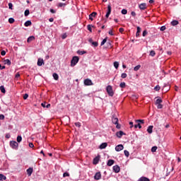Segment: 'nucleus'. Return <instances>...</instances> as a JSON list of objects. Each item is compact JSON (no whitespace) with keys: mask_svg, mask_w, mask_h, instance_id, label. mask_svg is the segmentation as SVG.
Here are the masks:
<instances>
[{"mask_svg":"<svg viewBox=\"0 0 181 181\" xmlns=\"http://www.w3.org/2000/svg\"><path fill=\"white\" fill-rule=\"evenodd\" d=\"M116 128L117 129H121V124H116Z\"/></svg>","mask_w":181,"mask_h":181,"instance_id":"13d9d810","label":"nucleus"},{"mask_svg":"<svg viewBox=\"0 0 181 181\" xmlns=\"http://www.w3.org/2000/svg\"><path fill=\"white\" fill-rule=\"evenodd\" d=\"M26 172L28 176H32V173H33V168H29L27 169Z\"/></svg>","mask_w":181,"mask_h":181,"instance_id":"4468645a","label":"nucleus"},{"mask_svg":"<svg viewBox=\"0 0 181 181\" xmlns=\"http://www.w3.org/2000/svg\"><path fill=\"white\" fill-rule=\"evenodd\" d=\"M62 39H66V37H67V35L66 34H64L62 36Z\"/></svg>","mask_w":181,"mask_h":181,"instance_id":"774afa93","label":"nucleus"},{"mask_svg":"<svg viewBox=\"0 0 181 181\" xmlns=\"http://www.w3.org/2000/svg\"><path fill=\"white\" fill-rule=\"evenodd\" d=\"M0 90L1 91V93H3V94H5V93H6V90H5V87H4V86H0Z\"/></svg>","mask_w":181,"mask_h":181,"instance_id":"bb28decb","label":"nucleus"},{"mask_svg":"<svg viewBox=\"0 0 181 181\" xmlns=\"http://www.w3.org/2000/svg\"><path fill=\"white\" fill-rule=\"evenodd\" d=\"M156 54V53L155 52L154 50H151L150 52V56H151V57H154V56Z\"/></svg>","mask_w":181,"mask_h":181,"instance_id":"2f4dec72","label":"nucleus"},{"mask_svg":"<svg viewBox=\"0 0 181 181\" xmlns=\"http://www.w3.org/2000/svg\"><path fill=\"white\" fill-rule=\"evenodd\" d=\"M0 119H5V116L4 115H0Z\"/></svg>","mask_w":181,"mask_h":181,"instance_id":"e2e57ef3","label":"nucleus"},{"mask_svg":"<svg viewBox=\"0 0 181 181\" xmlns=\"http://www.w3.org/2000/svg\"><path fill=\"white\" fill-rule=\"evenodd\" d=\"M136 122H140V124H144L145 120H144V119H137V120H136Z\"/></svg>","mask_w":181,"mask_h":181,"instance_id":"09e8293b","label":"nucleus"},{"mask_svg":"<svg viewBox=\"0 0 181 181\" xmlns=\"http://www.w3.org/2000/svg\"><path fill=\"white\" fill-rule=\"evenodd\" d=\"M29 97V95L28 93L24 94L23 95V100H28V98Z\"/></svg>","mask_w":181,"mask_h":181,"instance_id":"6e6d98bb","label":"nucleus"},{"mask_svg":"<svg viewBox=\"0 0 181 181\" xmlns=\"http://www.w3.org/2000/svg\"><path fill=\"white\" fill-rule=\"evenodd\" d=\"M98 162H100V156H96L93 159V165H97L98 163Z\"/></svg>","mask_w":181,"mask_h":181,"instance_id":"2eb2a0df","label":"nucleus"},{"mask_svg":"<svg viewBox=\"0 0 181 181\" xmlns=\"http://www.w3.org/2000/svg\"><path fill=\"white\" fill-rule=\"evenodd\" d=\"M113 170L115 173H119L121 168H119V165H115L113 166Z\"/></svg>","mask_w":181,"mask_h":181,"instance_id":"6e6552de","label":"nucleus"},{"mask_svg":"<svg viewBox=\"0 0 181 181\" xmlns=\"http://www.w3.org/2000/svg\"><path fill=\"white\" fill-rule=\"evenodd\" d=\"M107 146H108V144L107 143H103L102 144H100V149H105L107 148Z\"/></svg>","mask_w":181,"mask_h":181,"instance_id":"dca6fc26","label":"nucleus"},{"mask_svg":"<svg viewBox=\"0 0 181 181\" xmlns=\"http://www.w3.org/2000/svg\"><path fill=\"white\" fill-rule=\"evenodd\" d=\"M143 37H145V36H146V35H148V31L146 30L143 31Z\"/></svg>","mask_w":181,"mask_h":181,"instance_id":"3c124183","label":"nucleus"},{"mask_svg":"<svg viewBox=\"0 0 181 181\" xmlns=\"http://www.w3.org/2000/svg\"><path fill=\"white\" fill-rule=\"evenodd\" d=\"M160 30H161V32H163V30H166V26L165 25L161 26L160 28Z\"/></svg>","mask_w":181,"mask_h":181,"instance_id":"603ef678","label":"nucleus"},{"mask_svg":"<svg viewBox=\"0 0 181 181\" xmlns=\"http://www.w3.org/2000/svg\"><path fill=\"white\" fill-rule=\"evenodd\" d=\"M84 84L86 86H93V81H91V79H85L84 80Z\"/></svg>","mask_w":181,"mask_h":181,"instance_id":"39448f33","label":"nucleus"},{"mask_svg":"<svg viewBox=\"0 0 181 181\" xmlns=\"http://www.w3.org/2000/svg\"><path fill=\"white\" fill-rule=\"evenodd\" d=\"M139 8L141 10V11H145V9H146V4L145 3H142L139 6Z\"/></svg>","mask_w":181,"mask_h":181,"instance_id":"f8f14e48","label":"nucleus"},{"mask_svg":"<svg viewBox=\"0 0 181 181\" xmlns=\"http://www.w3.org/2000/svg\"><path fill=\"white\" fill-rule=\"evenodd\" d=\"M10 146L12 148V149H18V147L19 146V144L16 141H11L10 142Z\"/></svg>","mask_w":181,"mask_h":181,"instance_id":"7ed1b4c3","label":"nucleus"},{"mask_svg":"<svg viewBox=\"0 0 181 181\" xmlns=\"http://www.w3.org/2000/svg\"><path fill=\"white\" fill-rule=\"evenodd\" d=\"M109 35H110V36H114V33H112V30H110Z\"/></svg>","mask_w":181,"mask_h":181,"instance_id":"052dcab7","label":"nucleus"},{"mask_svg":"<svg viewBox=\"0 0 181 181\" xmlns=\"http://www.w3.org/2000/svg\"><path fill=\"white\" fill-rule=\"evenodd\" d=\"M106 91L110 97L114 96V90H112V86H111L110 85L107 86Z\"/></svg>","mask_w":181,"mask_h":181,"instance_id":"f03ea898","label":"nucleus"},{"mask_svg":"<svg viewBox=\"0 0 181 181\" xmlns=\"http://www.w3.org/2000/svg\"><path fill=\"white\" fill-rule=\"evenodd\" d=\"M69 176H70V174H69V173H64L63 174V177H69Z\"/></svg>","mask_w":181,"mask_h":181,"instance_id":"864d4df0","label":"nucleus"},{"mask_svg":"<svg viewBox=\"0 0 181 181\" xmlns=\"http://www.w3.org/2000/svg\"><path fill=\"white\" fill-rule=\"evenodd\" d=\"M9 23H13L15 22V19L13 18H10L8 19Z\"/></svg>","mask_w":181,"mask_h":181,"instance_id":"a18cd8bd","label":"nucleus"},{"mask_svg":"<svg viewBox=\"0 0 181 181\" xmlns=\"http://www.w3.org/2000/svg\"><path fill=\"white\" fill-rule=\"evenodd\" d=\"M119 32L120 33H122V32H124V28H120L119 29Z\"/></svg>","mask_w":181,"mask_h":181,"instance_id":"338daca9","label":"nucleus"},{"mask_svg":"<svg viewBox=\"0 0 181 181\" xmlns=\"http://www.w3.org/2000/svg\"><path fill=\"white\" fill-rule=\"evenodd\" d=\"M77 53H78V54H80L81 56H83V54H86V53H87V52H86V51H78Z\"/></svg>","mask_w":181,"mask_h":181,"instance_id":"7c9ffc66","label":"nucleus"},{"mask_svg":"<svg viewBox=\"0 0 181 181\" xmlns=\"http://www.w3.org/2000/svg\"><path fill=\"white\" fill-rule=\"evenodd\" d=\"M124 149V146L122 144H119L115 147V151L117 152H119L120 151H122Z\"/></svg>","mask_w":181,"mask_h":181,"instance_id":"423d86ee","label":"nucleus"},{"mask_svg":"<svg viewBox=\"0 0 181 181\" xmlns=\"http://www.w3.org/2000/svg\"><path fill=\"white\" fill-rule=\"evenodd\" d=\"M127 76L128 75L126 73H123L122 74L121 77L122 78H127Z\"/></svg>","mask_w":181,"mask_h":181,"instance_id":"de8ad7c7","label":"nucleus"},{"mask_svg":"<svg viewBox=\"0 0 181 181\" xmlns=\"http://www.w3.org/2000/svg\"><path fill=\"white\" fill-rule=\"evenodd\" d=\"M153 126H149L147 129V132H148L149 134H152V132H153Z\"/></svg>","mask_w":181,"mask_h":181,"instance_id":"a211bd4d","label":"nucleus"},{"mask_svg":"<svg viewBox=\"0 0 181 181\" xmlns=\"http://www.w3.org/2000/svg\"><path fill=\"white\" fill-rule=\"evenodd\" d=\"M171 25H172V26H176V25H179V21L174 20L171 22Z\"/></svg>","mask_w":181,"mask_h":181,"instance_id":"4be33fe9","label":"nucleus"},{"mask_svg":"<svg viewBox=\"0 0 181 181\" xmlns=\"http://www.w3.org/2000/svg\"><path fill=\"white\" fill-rule=\"evenodd\" d=\"M115 161L114 160H109L107 161V166H112V165H113V163H115Z\"/></svg>","mask_w":181,"mask_h":181,"instance_id":"412c9836","label":"nucleus"},{"mask_svg":"<svg viewBox=\"0 0 181 181\" xmlns=\"http://www.w3.org/2000/svg\"><path fill=\"white\" fill-rule=\"evenodd\" d=\"M79 60H80V58H78V57L77 56L74 57L71 61V66L74 67V66H76V64L78 63Z\"/></svg>","mask_w":181,"mask_h":181,"instance_id":"f257e3e1","label":"nucleus"},{"mask_svg":"<svg viewBox=\"0 0 181 181\" xmlns=\"http://www.w3.org/2000/svg\"><path fill=\"white\" fill-rule=\"evenodd\" d=\"M122 15H127V13H128V11H127V9H122Z\"/></svg>","mask_w":181,"mask_h":181,"instance_id":"8fccbe9b","label":"nucleus"},{"mask_svg":"<svg viewBox=\"0 0 181 181\" xmlns=\"http://www.w3.org/2000/svg\"><path fill=\"white\" fill-rule=\"evenodd\" d=\"M141 69V65H137L134 68V71H138Z\"/></svg>","mask_w":181,"mask_h":181,"instance_id":"4c0bfd02","label":"nucleus"},{"mask_svg":"<svg viewBox=\"0 0 181 181\" xmlns=\"http://www.w3.org/2000/svg\"><path fill=\"white\" fill-rule=\"evenodd\" d=\"M112 122L115 124V125L118 124V119L113 116L112 118Z\"/></svg>","mask_w":181,"mask_h":181,"instance_id":"f3484780","label":"nucleus"},{"mask_svg":"<svg viewBox=\"0 0 181 181\" xmlns=\"http://www.w3.org/2000/svg\"><path fill=\"white\" fill-rule=\"evenodd\" d=\"M8 8L9 9H13V4H12V3H8Z\"/></svg>","mask_w":181,"mask_h":181,"instance_id":"5fc2aeb1","label":"nucleus"},{"mask_svg":"<svg viewBox=\"0 0 181 181\" xmlns=\"http://www.w3.org/2000/svg\"><path fill=\"white\" fill-rule=\"evenodd\" d=\"M29 13H30V12L28 9L25 10V12H24L25 16H28Z\"/></svg>","mask_w":181,"mask_h":181,"instance_id":"c03bdc74","label":"nucleus"},{"mask_svg":"<svg viewBox=\"0 0 181 181\" xmlns=\"http://www.w3.org/2000/svg\"><path fill=\"white\" fill-rule=\"evenodd\" d=\"M105 43H107V37L105 38V39L101 42L100 46H104V45H105Z\"/></svg>","mask_w":181,"mask_h":181,"instance_id":"58836bf2","label":"nucleus"},{"mask_svg":"<svg viewBox=\"0 0 181 181\" xmlns=\"http://www.w3.org/2000/svg\"><path fill=\"white\" fill-rule=\"evenodd\" d=\"M17 142H18V144L22 142V136H17Z\"/></svg>","mask_w":181,"mask_h":181,"instance_id":"f704fd0d","label":"nucleus"},{"mask_svg":"<svg viewBox=\"0 0 181 181\" xmlns=\"http://www.w3.org/2000/svg\"><path fill=\"white\" fill-rule=\"evenodd\" d=\"M52 76L54 77V78L56 81L59 80V75H58L57 73H54V74H52Z\"/></svg>","mask_w":181,"mask_h":181,"instance_id":"cd10ccee","label":"nucleus"},{"mask_svg":"<svg viewBox=\"0 0 181 181\" xmlns=\"http://www.w3.org/2000/svg\"><path fill=\"white\" fill-rule=\"evenodd\" d=\"M29 146H30V148H33L35 146V145L33 144V143H30Z\"/></svg>","mask_w":181,"mask_h":181,"instance_id":"0e129e2a","label":"nucleus"},{"mask_svg":"<svg viewBox=\"0 0 181 181\" xmlns=\"http://www.w3.org/2000/svg\"><path fill=\"white\" fill-rule=\"evenodd\" d=\"M125 86H126V84H125V82H122L119 85V87L121 88H125Z\"/></svg>","mask_w":181,"mask_h":181,"instance_id":"e433bc0d","label":"nucleus"},{"mask_svg":"<svg viewBox=\"0 0 181 181\" xmlns=\"http://www.w3.org/2000/svg\"><path fill=\"white\" fill-rule=\"evenodd\" d=\"M92 46L94 47H97L98 46V42H93L91 43Z\"/></svg>","mask_w":181,"mask_h":181,"instance_id":"79ce46f5","label":"nucleus"},{"mask_svg":"<svg viewBox=\"0 0 181 181\" xmlns=\"http://www.w3.org/2000/svg\"><path fill=\"white\" fill-rule=\"evenodd\" d=\"M6 180V176L4 175V174H0V181Z\"/></svg>","mask_w":181,"mask_h":181,"instance_id":"a878e982","label":"nucleus"},{"mask_svg":"<svg viewBox=\"0 0 181 181\" xmlns=\"http://www.w3.org/2000/svg\"><path fill=\"white\" fill-rule=\"evenodd\" d=\"M122 135H126V134L124 133V132L122 131H119L116 133V136H117V138H122Z\"/></svg>","mask_w":181,"mask_h":181,"instance_id":"9b49d317","label":"nucleus"},{"mask_svg":"<svg viewBox=\"0 0 181 181\" xmlns=\"http://www.w3.org/2000/svg\"><path fill=\"white\" fill-rule=\"evenodd\" d=\"M32 25V21H27L25 23H24V26L28 27V26H31Z\"/></svg>","mask_w":181,"mask_h":181,"instance_id":"b1692460","label":"nucleus"},{"mask_svg":"<svg viewBox=\"0 0 181 181\" xmlns=\"http://www.w3.org/2000/svg\"><path fill=\"white\" fill-rule=\"evenodd\" d=\"M162 103H163L162 99L158 98V99H157L156 101V105H158V104H162Z\"/></svg>","mask_w":181,"mask_h":181,"instance_id":"c756f323","label":"nucleus"},{"mask_svg":"<svg viewBox=\"0 0 181 181\" xmlns=\"http://www.w3.org/2000/svg\"><path fill=\"white\" fill-rule=\"evenodd\" d=\"M111 9H112L111 4H109L107 6V12L105 15V18H110V15H111Z\"/></svg>","mask_w":181,"mask_h":181,"instance_id":"20e7f679","label":"nucleus"},{"mask_svg":"<svg viewBox=\"0 0 181 181\" xmlns=\"http://www.w3.org/2000/svg\"><path fill=\"white\" fill-rule=\"evenodd\" d=\"M67 5L66 3H59L57 4L58 8H64Z\"/></svg>","mask_w":181,"mask_h":181,"instance_id":"393cba45","label":"nucleus"},{"mask_svg":"<svg viewBox=\"0 0 181 181\" xmlns=\"http://www.w3.org/2000/svg\"><path fill=\"white\" fill-rule=\"evenodd\" d=\"M37 66H43V64H45V62L43 61V59L39 58L37 59Z\"/></svg>","mask_w":181,"mask_h":181,"instance_id":"9d476101","label":"nucleus"},{"mask_svg":"<svg viewBox=\"0 0 181 181\" xmlns=\"http://www.w3.org/2000/svg\"><path fill=\"white\" fill-rule=\"evenodd\" d=\"M97 16V12H93L89 15V19L90 21H94L93 18H95Z\"/></svg>","mask_w":181,"mask_h":181,"instance_id":"1a4fd4ad","label":"nucleus"},{"mask_svg":"<svg viewBox=\"0 0 181 181\" xmlns=\"http://www.w3.org/2000/svg\"><path fill=\"white\" fill-rule=\"evenodd\" d=\"M33 40H35V36L29 37L27 40V42L28 43H30V42H33Z\"/></svg>","mask_w":181,"mask_h":181,"instance_id":"5701e85b","label":"nucleus"},{"mask_svg":"<svg viewBox=\"0 0 181 181\" xmlns=\"http://www.w3.org/2000/svg\"><path fill=\"white\" fill-rule=\"evenodd\" d=\"M1 56H5V54H6V52H5V50H3L1 52Z\"/></svg>","mask_w":181,"mask_h":181,"instance_id":"bf43d9fd","label":"nucleus"},{"mask_svg":"<svg viewBox=\"0 0 181 181\" xmlns=\"http://www.w3.org/2000/svg\"><path fill=\"white\" fill-rule=\"evenodd\" d=\"M158 149V146H155L151 148V152H156V150Z\"/></svg>","mask_w":181,"mask_h":181,"instance_id":"c9c22d12","label":"nucleus"},{"mask_svg":"<svg viewBox=\"0 0 181 181\" xmlns=\"http://www.w3.org/2000/svg\"><path fill=\"white\" fill-rule=\"evenodd\" d=\"M114 67H115L116 69H118V67H119V63H118V62H115Z\"/></svg>","mask_w":181,"mask_h":181,"instance_id":"473e14b6","label":"nucleus"},{"mask_svg":"<svg viewBox=\"0 0 181 181\" xmlns=\"http://www.w3.org/2000/svg\"><path fill=\"white\" fill-rule=\"evenodd\" d=\"M156 105H157V108L158 110H162V108H163V105H161V103H159V104H158Z\"/></svg>","mask_w":181,"mask_h":181,"instance_id":"ea45409f","label":"nucleus"},{"mask_svg":"<svg viewBox=\"0 0 181 181\" xmlns=\"http://www.w3.org/2000/svg\"><path fill=\"white\" fill-rule=\"evenodd\" d=\"M134 128H139V129H141V128H142V126L141 125V123H139L134 125Z\"/></svg>","mask_w":181,"mask_h":181,"instance_id":"a19ab883","label":"nucleus"},{"mask_svg":"<svg viewBox=\"0 0 181 181\" xmlns=\"http://www.w3.org/2000/svg\"><path fill=\"white\" fill-rule=\"evenodd\" d=\"M42 107H43V108H50V104L47 103L46 102H44L41 104Z\"/></svg>","mask_w":181,"mask_h":181,"instance_id":"ddd939ff","label":"nucleus"},{"mask_svg":"<svg viewBox=\"0 0 181 181\" xmlns=\"http://www.w3.org/2000/svg\"><path fill=\"white\" fill-rule=\"evenodd\" d=\"M94 179L95 180H100V179H101V173H96L94 176Z\"/></svg>","mask_w":181,"mask_h":181,"instance_id":"0eeeda50","label":"nucleus"},{"mask_svg":"<svg viewBox=\"0 0 181 181\" xmlns=\"http://www.w3.org/2000/svg\"><path fill=\"white\" fill-rule=\"evenodd\" d=\"M4 64H7L8 66H11V60L5 59L4 60Z\"/></svg>","mask_w":181,"mask_h":181,"instance_id":"c85d7f7f","label":"nucleus"},{"mask_svg":"<svg viewBox=\"0 0 181 181\" xmlns=\"http://www.w3.org/2000/svg\"><path fill=\"white\" fill-rule=\"evenodd\" d=\"M124 152L125 156H127V158H128V156H129V151H127V150H124Z\"/></svg>","mask_w":181,"mask_h":181,"instance_id":"49530a36","label":"nucleus"},{"mask_svg":"<svg viewBox=\"0 0 181 181\" xmlns=\"http://www.w3.org/2000/svg\"><path fill=\"white\" fill-rule=\"evenodd\" d=\"M92 28H94L93 25H87V29L88 30H90V32H92Z\"/></svg>","mask_w":181,"mask_h":181,"instance_id":"72a5a7b5","label":"nucleus"},{"mask_svg":"<svg viewBox=\"0 0 181 181\" xmlns=\"http://www.w3.org/2000/svg\"><path fill=\"white\" fill-rule=\"evenodd\" d=\"M75 125H76V127H78V128H80V127H81V123H80V122H76V123H75Z\"/></svg>","mask_w":181,"mask_h":181,"instance_id":"4d7b16f0","label":"nucleus"},{"mask_svg":"<svg viewBox=\"0 0 181 181\" xmlns=\"http://www.w3.org/2000/svg\"><path fill=\"white\" fill-rule=\"evenodd\" d=\"M131 15L132 16H136V13H135V11H132Z\"/></svg>","mask_w":181,"mask_h":181,"instance_id":"680f3d73","label":"nucleus"},{"mask_svg":"<svg viewBox=\"0 0 181 181\" xmlns=\"http://www.w3.org/2000/svg\"><path fill=\"white\" fill-rule=\"evenodd\" d=\"M154 90L155 91H159V90H160V86H159V85H157L156 86H155Z\"/></svg>","mask_w":181,"mask_h":181,"instance_id":"37998d69","label":"nucleus"},{"mask_svg":"<svg viewBox=\"0 0 181 181\" xmlns=\"http://www.w3.org/2000/svg\"><path fill=\"white\" fill-rule=\"evenodd\" d=\"M138 181H151V180H149V178L146 177H141L139 179Z\"/></svg>","mask_w":181,"mask_h":181,"instance_id":"aec40b11","label":"nucleus"},{"mask_svg":"<svg viewBox=\"0 0 181 181\" xmlns=\"http://www.w3.org/2000/svg\"><path fill=\"white\" fill-rule=\"evenodd\" d=\"M50 12H51V13H56V11H54V9H53V8L50 9Z\"/></svg>","mask_w":181,"mask_h":181,"instance_id":"69168bd1","label":"nucleus"},{"mask_svg":"<svg viewBox=\"0 0 181 181\" xmlns=\"http://www.w3.org/2000/svg\"><path fill=\"white\" fill-rule=\"evenodd\" d=\"M139 33H141V27H137V31L136 33V37H139Z\"/></svg>","mask_w":181,"mask_h":181,"instance_id":"6ab92c4d","label":"nucleus"}]
</instances>
